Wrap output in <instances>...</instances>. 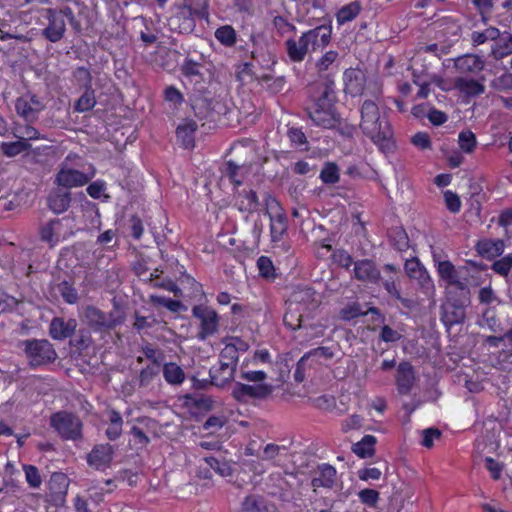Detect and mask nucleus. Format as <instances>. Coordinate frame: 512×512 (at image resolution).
I'll return each mask as SVG.
<instances>
[{
    "label": "nucleus",
    "instance_id": "obj_53",
    "mask_svg": "<svg viewBox=\"0 0 512 512\" xmlns=\"http://www.w3.org/2000/svg\"><path fill=\"white\" fill-rule=\"evenodd\" d=\"M91 344V337L88 331L79 330L73 339L70 340V345L75 347L77 351L81 352L87 349Z\"/></svg>",
    "mask_w": 512,
    "mask_h": 512
},
{
    "label": "nucleus",
    "instance_id": "obj_52",
    "mask_svg": "<svg viewBox=\"0 0 512 512\" xmlns=\"http://www.w3.org/2000/svg\"><path fill=\"white\" fill-rule=\"evenodd\" d=\"M482 319L492 332L501 331V323L496 316L495 309L487 307L482 313Z\"/></svg>",
    "mask_w": 512,
    "mask_h": 512
},
{
    "label": "nucleus",
    "instance_id": "obj_12",
    "mask_svg": "<svg viewBox=\"0 0 512 512\" xmlns=\"http://www.w3.org/2000/svg\"><path fill=\"white\" fill-rule=\"evenodd\" d=\"M407 276L417 280L422 292L426 295H432L435 286L426 268L417 258L406 260L404 265Z\"/></svg>",
    "mask_w": 512,
    "mask_h": 512
},
{
    "label": "nucleus",
    "instance_id": "obj_2",
    "mask_svg": "<svg viewBox=\"0 0 512 512\" xmlns=\"http://www.w3.org/2000/svg\"><path fill=\"white\" fill-rule=\"evenodd\" d=\"M334 90L332 83L326 84L319 95L313 96V104L309 107V114L315 125L322 128H338L342 126L334 106Z\"/></svg>",
    "mask_w": 512,
    "mask_h": 512
},
{
    "label": "nucleus",
    "instance_id": "obj_42",
    "mask_svg": "<svg viewBox=\"0 0 512 512\" xmlns=\"http://www.w3.org/2000/svg\"><path fill=\"white\" fill-rule=\"evenodd\" d=\"M339 168L334 162H326L320 172V179L325 184H335L339 181Z\"/></svg>",
    "mask_w": 512,
    "mask_h": 512
},
{
    "label": "nucleus",
    "instance_id": "obj_21",
    "mask_svg": "<svg viewBox=\"0 0 512 512\" xmlns=\"http://www.w3.org/2000/svg\"><path fill=\"white\" fill-rule=\"evenodd\" d=\"M77 321L74 318L65 320L62 317L52 319L49 326V335L55 340L70 338L76 331Z\"/></svg>",
    "mask_w": 512,
    "mask_h": 512
},
{
    "label": "nucleus",
    "instance_id": "obj_26",
    "mask_svg": "<svg viewBox=\"0 0 512 512\" xmlns=\"http://www.w3.org/2000/svg\"><path fill=\"white\" fill-rule=\"evenodd\" d=\"M362 128H369L370 126H379L381 128L386 125L384 118L379 115L378 107L374 102L365 101L361 109Z\"/></svg>",
    "mask_w": 512,
    "mask_h": 512
},
{
    "label": "nucleus",
    "instance_id": "obj_20",
    "mask_svg": "<svg viewBox=\"0 0 512 512\" xmlns=\"http://www.w3.org/2000/svg\"><path fill=\"white\" fill-rule=\"evenodd\" d=\"M343 81L345 93L356 97L363 93L366 77L362 70L350 68L344 72Z\"/></svg>",
    "mask_w": 512,
    "mask_h": 512
},
{
    "label": "nucleus",
    "instance_id": "obj_55",
    "mask_svg": "<svg viewBox=\"0 0 512 512\" xmlns=\"http://www.w3.org/2000/svg\"><path fill=\"white\" fill-rule=\"evenodd\" d=\"M186 402L192 404L194 407L209 411L213 407V400L210 397L205 396H193L190 394H187L185 396Z\"/></svg>",
    "mask_w": 512,
    "mask_h": 512
},
{
    "label": "nucleus",
    "instance_id": "obj_24",
    "mask_svg": "<svg viewBox=\"0 0 512 512\" xmlns=\"http://www.w3.org/2000/svg\"><path fill=\"white\" fill-rule=\"evenodd\" d=\"M242 512H279L273 502L259 495H248L241 503Z\"/></svg>",
    "mask_w": 512,
    "mask_h": 512
},
{
    "label": "nucleus",
    "instance_id": "obj_33",
    "mask_svg": "<svg viewBox=\"0 0 512 512\" xmlns=\"http://www.w3.org/2000/svg\"><path fill=\"white\" fill-rule=\"evenodd\" d=\"M163 377L169 384L180 385L185 380V373L178 364L169 362L163 366Z\"/></svg>",
    "mask_w": 512,
    "mask_h": 512
},
{
    "label": "nucleus",
    "instance_id": "obj_54",
    "mask_svg": "<svg viewBox=\"0 0 512 512\" xmlns=\"http://www.w3.org/2000/svg\"><path fill=\"white\" fill-rule=\"evenodd\" d=\"M340 318L344 321H350L358 316L366 315L361 310V305L357 302L349 304L340 310Z\"/></svg>",
    "mask_w": 512,
    "mask_h": 512
},
{
    "label": "nucleus",
    "instance_id": "obj_36",
    "mask_svg": "<svg viewBox=\"0 0 512 512\" xmlns=\"http://www.w3.org/2000/svg\"><path fill=\"white\" fill-rule=\"evenodd\" d=\"M391 245L398 251H406L409 248V238L402 227L391 228L388 232Z\"/></svg>",
    "mask_w": 512,
    "mask_h": 512
},
{
    "label": "nucleus",
    "instance_id": "obj_28",
    "mask_svg": "<svg viewBox=\"0 0 512 512\" xmlns=\"http://www.w3.org/2000/svg\"><path fill=\"white\" fill-rule=\"evenodd\" d=\"M106 416L108 427L105 430V435L110 441H116L122 435L123 418L115 409L107 410Z\"/></svg>",
    "mask_w": 512,
    "mask_h": 512
},
{
    "label": "nucleus",
    "instance_id": "obj_49",
    "mask_svg": "<svg viewBox=\"0 0 512 512\" xmlns=\"http://www.w3.org/2000/svg\"><path fill=\"white\" fill-rule=\"evenodd\" d=\"M195 130H175L176 141L184 149H192L195 146Z\"/></svg>",
    "mask_w": 512,
    "mask_h": 512
},
{
    "label": "nucleus",
    "instance_id": "obj_41",
    "mask_svg": "<svg viewBox=\"0 0 512 512\" xmlns=\"http://www.w3.org/2000/svg\"><path fill=\"white\" fill-rule=\"evenodd\" d=\"M302 311L298 307L287 305V311L283 317L285 326L292 330H296L301 327L302 322Z\"/></svg>",
    "mask_w": 512,
    "mask_h": 512
},
{
    "label": "nucleus",
    "instance_id": "obj_27",
    "mask_svg": "<svg viewBox=\"0 0 512 512\" xmlns=\"http://www.w3.org/2000/svg\"><path fill=\"white\" fill-rule=\"evenodd\" d=\"M235 371L236 366L226 363V361H222L217 369L212 367L209 370V375L210 378L215 381L214 383L216 386L223 387L225 384L233 380Z\"/></svg>",
    "mask_w": 512,
    "mask_h": 512
},
{
    "label": "nucleus",
    "instance_id": "obj_17",
    "mask_svg": "<svg viewBox=\"0 0 512 512\" xmlns=\"http://www.w3.org/2000/svg\"><path fill=\"white\" fill-rule=\"evenodd\" d=\"M43 107L44 105L40 99L30 93L19 97L15 103L17 114L27 121H32Z\"/></svg>",
    "mask_w": 512,
    "mask_h": 512
},
{
    "label": "nucleus",
    "instance_id": "obj_10",
    "mask_svg": "<svg viewBox=\"0 0 512 512\" xmlns=\"http://www.w3.org/2000/svg\"><path fill=\"white\" fill-rule=\"evenodd\" d=\"M48 26L43 30V35L50 42H57L64 36L66 31L65 16L73 17L72 10L66 8L64 10L47 9Z\"/></svg>",
    "mask_w": 512,
    "mask_h": 512
},
{
    "label": "nucleus",
    "instance_id": "obj_51",
    "mask_svg": "<svg viewBox=\"0 0 512 512\" xmlns=\"http://www.w3.org/2000/svg\"><path fill=\"white\" fill-rule=\"evenodd\" d=\"M165 101L174 108L180 106L184 101L183 94L174 86H168L164 90Z\"/></svg>",
    "mask_w": 512,
    "mask_h": 512
},
{
    "label": "nucleus",
    "instance_id": "obj_59",
    "mask_svg": "<svg viewBox=\"0 0 512 512\" xmlns=\"http://www.w3.org/2000/svg\"><path fill=\"white\" fill-rule=\"evenodd\" d=\"M444 199L447 206V209L452 213H458L461 209V201L459 196L450 191L447 190L444 192Z\"/></svg>",
    "mask_w": 512,
    "mask_h": 512
},
{
    "label": "nucleus",
    "instance_id": "obj_37",
    "mask_svg": "<svg viewBox=\"0 0 512 512\" xmlns=\"http://www.w3.org/2000/svg\"><path fill=\"white\" fill-rule=\"evenodd\" d=\"M96 104L95 92L92 87H87L82 95L76 100L74 110L83 113L94 108Z\"/></svg>",
    "mask_w": 512,
    "mask_h": 512
},
{
    "label": "nucleus",
    "instance_id": "obj_14",
    "mask_svg": "<svg viewBox=\"0 0 512 512\" xmlns=\"http://www.w3.org/2000/svg\"><path fill=\"white\" fill-rule=\"evenodd\" d=\"M71 202V192L58 185L52 188L46 197L47 207L56 215L66 212L70 208Z\"/></svg>",
    "mask_w": 512,
    "mask_h": 512
},
{
    "label": "nucleus",
    "instance_id": "obj_23",
    "mask_svg": "<svg viewBox=\"0 0 512 512\" xmlns=\"http://www.w3.org/2000/svg\"><path fill=\"white\" fill-rule=\"evenodd\" d=\"M415 381L414 368L410 362L404 361L398 365L396 385L400 394H409Z\"/></svg>",
    "mask_w": 512,
    "mask_h": 512
},
{
    "label": "nucleus",
    "instance_id": "obj_31",
    "mask_svg": "<svg viewBox=\"0 0 512 512\" xmlns=\"http://www.w3.org/2000/svg\"><path fill=\"white\" fill-rule=\"evenodd\" d=\"M455 88L464 96L474 97L484 93L485 87L478 80L459 77L455 82Z\"/></svg>",
    "mask_w": 512,
    "mask_h": 512
},
{
    "label": "nucleus",
    "instance_id": "obj_11",
    "mask_svg": "<svg viewBox=\"0 0 512 512\" xmlns=\"http://www.w3.org/2000/svg\"><path fill=\"white\" fill-rule=\"evenodd\" d=\"M95 175L93 166H89L88 172H82L72 168H61L56 176L54 183L69 191L73 187H81L87 184Z\"/></svg>",
    "mask_w": 512,
    "mask_h": 512
},
{
    "label": "nucleus",
    "instance_id": "obj_60",
    "mask_svg": "<svg viewBox=\"0 0 512 512\" xmlns=\"http://www.w3.org/2000/svg\"><path fill=\"white\" fill-rule=\"evenodd\" d=\"M478 299L481 304L485 305H489L494 301L498 302L499 304L501 303V300L497 297L490 285L480 289Z\"/></svg>",
    "mask_w": 512,
    "mask_h": 512
},
{
    "label": "nucleus",
    "instance_id": "obj_40",
    "mask_svg": "<svg viewBox=\"0 0 512 512\" xmlns=\"http://www.w3.org/2000/svg\"><path fill=\"white\" fill-rule=\"evenodd\" d=\"M150 301L153 304L164 306L171 312H175V313L187 310V307L181 301L173 300V299L166 298L163 296L151 295Z\"/></svg>",
    "mask_w": 512,
    "mask_h": 512
},
{
    "label": "nucleus",
    "instance_id": "obj_32",
    "mask_svg": "<svg viewBox=\"0 0 512 512\" xmlns=\"http://www.w3.org/2000/svg\"><path fill=\"white\" fill-rule=\"evenodd\" d=\"M376 438L373 435H365L359 442L352 445V451L360 458H368L374 455Z\"/></svg>",
    "mask_w": 512,
    "mask_h": 512
},
{
    "label": "nucleus",
    "instance_id": "obj_56",
    "mask_svg": "<svg viewBox=\"0 0 512 512\" xmlns=\"http://www.w3.org/2000/svg\"><path fill=\"white\" fill-rule=\"evenodd\" d=\"M332 258L336 264L347 270L355 263L352 256L344 249L334 251Z\"/></svg>",
    "mask_w": 512,
    "mask_h": 512
},
{
    "label": "nucleus",
    "instance_id": "obj_6",
    "mask_svg": "<svg viewBox=\"0 0 512 512\" xmlns=\"http://www.w3.org/2000/svg\"><path fill=\"white\" fill-rule=\"evenodd\" d=\"M272 392L273 386L270 384L250 385L236 381L231 387V396L242 404H252L257 400H265Z\"/></svg>",
    "mask_w": 512,
    "mask_h": 512
},
{
    "label": "nucleus",
    "instance_id": "obj_25",
    "mask_svg": "<svg viewBox=\"0 0 512 512\" xmlns=\"http://www.w3.org/2000/svg\"><path fill=\"white\" fill-rule=\"evenodd\" d=\"M505 248L504 241L501 239H483L476 244V250L480 256L492 260L500 256Z\"/></svg>",
    "mask_w": 512,
    "mask_h": 512
},
{
    "label": "nucleus",
    "instance_id": "obj_4",
    "mask_svg": "<svg viewBox=\"0 0 512 512\" xmlns=\"http://www.w3.org/2000/svg\"><path fill=\"white\" fill-rule=\"evenodd\" d=\"M437 271L441 280H443L447 288H454L460 292V296L467 301L471 292L468 281V273L466 267H455L452 262L440 261L437 265Z\"/></svg>",
    "mask_w": 512,
    "mask_h": 512
},
{
    "label": "nucleus",
    "instance_id": "obj_30",
    "mask_svg": "<svg viewBox=\"0 0 512 512\" xmlns=\"http://www.w3.org/2000/svg\"><path fill=\"white\" fill-rule=\"evenodd\" d=\"M318 472L319 476L312 479L311 485L314 488H332L335 484L336 469L329 464H321L318 466Z\"/></svg>",
    "mask_w": 512,
    "mask_h": 512
},
{
    "label": "nucleus",
    "instance_id": "obj_39",
    "mask_svg": "<svg viewBox=\"0 0 512 512\" xmlns=\"http://www.w3.org/2000/svg\"><path fill=\"white\" fill-rule=\"evenodd\" d=\"M55 289L66 303L74 304L78 301V292L70 282L63 280L55 286Z\"/></svg>",
    "mask_w": 512,
    "mask_h": 512
},
{
    "label": "nucleus",
    "instance_id": "obj_19",
    "mask_svg": "<svg viewBox=\"0 0 512 512\" xmlns=\"http://www.w3.org/2000/svg\"><path fill=\"white\" fill-rule=\"evenodd\" d=\"M40 138L39 130H26V137H19L12 142H2L1 151L7 157H14L24 151L31 149V140Z\"/></svg>",
    "mask_w": 512,
    "mask_h": 512
},
{
    "label": "nucleus",
    "instance_id": "obj_46",
    "mask_svg": "<svg viewBox=\"0 0 512 512\" xmlns=\"http://www.w3.org/2000/svg\"><path fill=\"white\" fill-rule=\"evenodd\" d=\"M23 470L25 472V478L30 487L37 489L41 486L42 478L39 474V470L34 465H23Z\"/></svg>",
    "mask_w": 512,
    "mask_h": 512
},
{
    "label": "nucleus",
    "instance_id": "obj_1",
    "mask_svg": "<svg viewBox=\"0 0 512 512\" xmlns=\"http://www.w3.org/2000/svg\"><path fill=\"white\" fill-rule=\"evenodd\" d=\"M331 38V29L319 26L302 34L298 41L289 39L286 42L287 54L291 61L301 62L306 54L325 47Z\"/></svg>",
    "mask_w": 512,
    "mask_h": 512
},
{
    "label": "nucleus",
    "instance_id": "obj_64",
    "mask_svg": "<svg viewBox=\"0 0 512 512\" xmlns=\"http://www.w3.org/2000/svg\"><path fill=\"white\" fill-rule=\"evenodd\" d=\"M130 434L133 436L134 441L139 448H145L150 443V438L146 435V433L138 426L133 425L130 429Z\"/></svg>",
    "mask_w": 512,
    "mask_h": 512
},
{
    "label": "nucleus",
    "instance_id": "obj_3",
    "mask_svg": "<svg viewBox=\"0 0 512 512\" xmlns=\"http://www.w3.org/2000/svg\"><path fill=\"white\" fill-rule=\"evenodd\" d=\"M27 362L31 368L53 363L57 358L56 350L47 339H26L19 342Z\"/></svg>",
    "mask_w": 512,
    "mask_h": 512
},
{
    "label": "nucleus",
    "instance_id": "obj_8",
    "mask_svg": "<svg viewBox=\"0 0 512 512\" xmlns=\"http://www.w3.org/2000/svg\"><path fill=\"white\" fill-rule=\"evenodd\" d=\"M470 303L460 296V292L456 293L453 299H450L446 305L441 307V321L447 329L454 325L463 324L466 318L465 306Z\"/></svg>",
    "mask_w": 512,
    "mask_h": 512
},
{
    "label": "nucleus",
    "instance_id": "obj_16",
    "mask_svg": "<svg viewBox=\"0 0 512 512\" xmlns=\"http://www.w3.org/2000/svg\"><path fill=\"white\" fill-rule=\"evenodd\" d=\"M286 304L290 307H298L300 311L308 310L317 304L316 292L311 287L298 286L292 291Z\"/></svg>",
    "mask_w": 512,
    "mask_h": 512
},
{
    "label": "nucleus",
    "instance_id": "obj_34",
    "mask_svg": "<svg viewBox=\"0 0 512 512\" xmlns=\"http://www.w3.org/2000/svg\"><path fill=\"white\" fill-rule=\"evenodd\" d=\"M361 4L358 1H353L344 5L336 14V21L339 25L354 20L361 12Z\"/></svg>",
    "mask_w": 512,
    "mask_h": 512
},
{
    "label": "nucleus",
    "instance_id": "obj_18",
    "mask_svg": "<svg viewBox=\"0 0 512 512\" xmlns=\"http://www.w3.org/2000/svg\"><path fill=\"white\" fill-rule=\"evenodd\" d=\"M354 278L358 281L379 284L382 281L381 273L376 264L370 259L358 260L354 263Z\"/></svg>",
    "mask_w": 512,
    "mask_h": 512
},
{
    "label": "nucleus",
    "instance_id": "obj_7",
    "mask_svg": "<svg viewBox=\"0 0 512 512\" xmlns=\"http://www.w3.org/2000/svg\"><path fill=\"white\" fill-rule=\"evenodd\" d=\"M84 316L88 326L95 332L111 330L123 322L122 317L115 312L105 313L95 306H87Z\"/></svg>",
    "mask_w": 512,
    "mask_h": 512
},
{
    "label": "nucleus",
    "instance_id": "obj_45",
    "mask_svg": "<svg viewBox=\"0 0 512 512\" xmlns=\"http://www.w3.org/2000/svg\"><path fill=\"white\" fill-rule=\"evenodd\" d=\"M500 36L497 28L489 27L482 32L475 31L471 35V40L474 45H481L488 40H496Z\"/></svg>",
    "mask_w": 512,
    "mask_h": 512
},
{
    "label": "nucleus",
    "instance_id": "obj_13",
    "mask_svg": "<svg viewBox=\"0 0 512 512\" xmlns=\"http://www.w3.org/2000/svg\"><path fill=\"white\" fill-rule=\"evenodd\" d=\"M69 486L68 477L62 472H55L51 475L48 482L49 498L52 505L61 507L66 501V495Z\"/></svg>",
    "mask_w": 512,
    "mask_h": 512
},
{
    "label": "nucleus",
    "instance_id": "obj_5",
    "mask_svg": "<svg viewBox=\"0 0 512 512\" xmlns=\"http://www.w3.org/2000/svg\"><path fill=\"white\" fill-rule=\"evenodd\" d=\"M50 426L64 440L80 441L83 439V423L81 419L70 412L59 411L51 415Z\"/></svg>",
    "mask_w": 512,
    "mask_h": 512
},
{
    "label": "nucleus",
    "instance_id": "obj_61",
    "mask_svg": "<svg viewBox=\"0 0 512 512\" xmlns=\"http://www.w3.org/2000/svg\"><path fill=\"white\" fill-rule=\"evenodd\" d=\"M358 495L363 504L371 507H374L379 500V492L374 489H363Z\"/></svg>",
    "mask_w": 512,
    "mask_h": 512
},
{
    "label": "nucleus",
    "instance_id": "obj_47",
    "mask_svg": "<svg viewBox=\"0 0 512 512\" xmlns=\"http://www.w3.org/2000/svg\"><path fill=\"white\" fill-rule=\"evenodd\" d=\"M458 142L464 152L470 153L476 145V137L471 130H462L458 136Z\"/></svg>",
    "mask_w": 512,
    "mask_h": 512
},
{
    "label": "nucleus",
    "instance_id": "obj_38",
    "mask_svg": "<svg viewBox=\"0 0 512 512\" xmlns=\"http://www.w3.org/2000/svg\"><path fill=\"white\" fill-rule=\"evenodd\" d=\"M499 40L492 48V52L496 58H502L512 53V35L504 33L498 37Z\"/></svg>",
    "mask_w": 512,
    "mask_h": 512
},
{
    "label": "nucleus",
    "instance_id": "obj_15",
    "mask_svg": "<svg viewBox=\"0 0 512 512\" xmlns=\"http://www.w3.org/2000/svg\"><path fill=\"white\" fill-rule=\"evenodd\" d=\"M114 447L108 443L98 444L87 455V463L96 470L104 471L111 466Z\"/></svg>",
    "mask_w": 512,
    "mask_h": 512
},
{
    "label": "nucleus",
    "instance_id": "obj_63",
    "mask_svg": "<svg viewBox=\"0 0 512 512\" xmlns=\"http://www.w3.org/2000/svg\"><path fill=\"white\" fill-rule=\"evenodd\" d=\"M225 423H226V418L224 416L212 415L203 424V429L207 430V431H211V433H214V432L218 431L219 429H221Z\"/></svg>",
    "mask_w": 512,
    "mask_h": 512
},
{
    "label": "nucleus",
    "instance_id": "obj_58",
    "mask_svg": "<svg viewBox=\"0 0 512 512\" xmlns=\"http://www.w3.org/2000/svg\"><path fill=\"white\" fill-rule=\"evenodd\" d=\"M288 138L294 146L300 148L302 151L308 150V141L302 130H288Z\"/></svg>",
    "mask_w": 512,
    "mask_h": 512
},
{
    "label": "nucleus",
    "instance_id": "obj_35",
    "mask_svg": "<svg viewBox=\"0 0 512 512\" xmlns=\"http://www.w3.org/2000/svg\"><path fill=\"white\" fill-rule=\"evenodd\" d=\"M267 215L271 223L287 224V216L281 208L276 198L267 196L266 198Z\"/></svg>",
    "mask_w": 512,
    "mask_h": 512
},
{
    "label": "nucleus",
    "instance_id": "obj_44",
    "mask_svg": "<svg viewBox=\"0 0 512 512\" xmlns=\"http://www.w3.org/2000/svg\"><path fill=\"white\" fill-rule=\"evenodd\" d=\"M216 39L225 46H232L236 42V32L230 25H224L215 31Z\"/></svg>",
    "mask_w": 512,
    "mask_h": 512
},
{
    "label": "nucleus",
    "instance_id": "obj_22",
    "mask_svg": "<svg viewBox=\"0 0 512 512\" xmlns=\"http://www.w3.org/2000/svg\"><path fill=\"white\" fill-rule=\"evenodd\" d=\"M364 135L383 153H391L396 149L393 130H363Z\"/></svg>",
    "mask_w": 512,
    "mask_h": 512
},
{
    "label": "nucleus",
    "instance_id": "obj_57",
    "mask_svg": "<svg viewBox=\"0 0 512 512\" xmlns=\"http://www.w3.org/2000/svg\"><path fill=\"white\" fill-rule=\"evenodd\" d=\"M61 222L59 219H52L43 225L40 229V237L42 241L51 243L54 241V228L60 226Z\"/></svg>",
    "mask_w": 512,
    "mask_h": 512
},
{
    "label": "nucleus",
    "instance_id": "obj_9",
    "mask_svg": "<svg viewBox=\"0 0 512 512\" xmlns=\"http://www.w3.org/2000/svg\"><path fill=\"white\" fill-rule=\"evenodd\" d=\"M192 315L200 321V331L197 335L200 340H205L217 333L219 316L214 309L205 305H195L192 308Z\"/></svg>",
    "mask_w": 512,
    "mask_h": 512
},
{
    "label": "nucleus",
    "instance_id": "obj_29",
    "mask_svg": "<svg viewBox=\"0 0 512 512\" xmlns=\"http://www.w3.org/2000/svg\"><path fill=\"white\" fill-rule=\"evenodd\" d=\"M455 68L462 74L478 73L483 69L484 63L480 57L476 55H464L455 60Z\"/></svg>",
    "mask_w": 512,
    "mask_h": 512
},
{
    "label": "nucleus",
    "instance_id": "obj_50",
    "mask_svg": "<svg viewBox=\"0 0 512 512\" xmlns=\"http://www.w3.org/2000/svg\"><path fill=\"white\" fill-rule=\"evenodd\" d=\"M491 268L495 273L504 277L507 276L512 268V253L494 261Z\"/></svg>",
    "mask_w": 512,
    "mask_h": 512
},
{
    "label": "nucleus",
    "instance_id": "obj_43",
    "mask_svg": "<svg viewBox=\"0 0 512 512\" xmlns=\"http://www.w3.org/2000/svg\"><path fill=\"white\" fill-rule=\"evenodd\" d=\"M204 463L214 470L222 477L230 476L232 474L231 466L225 460H219L215 457H205Z\"/></svg>",
    "mask_w": 512,
    "mask_h": 512
},
{
    "label": "nucleus",
    "instance_id": "obj_48",
    "mask_svg": "<svg viewBox=\"0 0 512 512\" xmlns=\"http://www.w3.org/2000/svg\"><path fill=\"white\" fill-rule=\"evenodd\" d=\"M259 274L267 279L275 278V268L272 260L267 256H260L257 260Z\"/></svg>",
    "mask_w": 512,
    "mask_h": 512
},
{
    "label": "nucleus",
    "instance_id": "obj_62",
    "mask_svg": "<svg viewBox=\"0 0 512 512\" xmlns=\"http://www.w3.org/2000/svg\"><path fill=\"white\" fill-rule=\"evenodd\" d=\"M192 108L200 117H205L211 110L210 103L203 97H196L192 100Z\"/></svg>",
    "mask_w": 512,
    "mask_h": 512
}]
</instances>
